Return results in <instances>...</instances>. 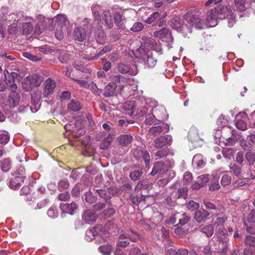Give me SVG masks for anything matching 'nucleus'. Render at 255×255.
I'll return each instance as SVG.
<instances>
[{
	"instance_id": "f257e3e1",
	"label": "nucleus",
	"mask_w": 255,
	"mask_h": 255,
	"mask_svg": "<svg viewBox=\"0 0 255 255\" xmlns=\"http://www.w3.org/2000/svg\"><path fill=\"white\" fill-rule=\"evenodd\" d=\"M203 18L202 14L198 12L195 14L187 13L184 15L183 19L178 17H174L171 20V26L173 29L182 33L183 36L187 37L189 34L191 33L193 27L197 29L214 27L217 24L219 19L214 8L207 12L206 23Z\"/></svg>"
},
{
	"instance_id": "f03ea898",
	"label": "nucleus",
	"mask_w": 255,
	"mask_h": 255,
	"mask_svg": "<svg viewBox=\"0 0 255 255\" xmlns=\"http://www.w3.org/2000/svg\"><path fill=\"white\" fill-rule=\"evenodd\" d=\"M216 10L219 19L227 18L229 27H232L236 23V14L234 8L230 5L224 6L219 5L214 8Z\"/></svg>"
},
{
	"instance_id": "7ed1b4c3",
	"label": "nucleus",
	"mask_w": 255,
	"mask_h": 255,
	"mask_svg": "<svg viewBox=\"0 0 255 255\" xmlns=\"http://www.w3.org/2000/svg\"><path fill=\"white\" fill-rule=\"evenodd\" d=\"M172 141V137L170 135L160 136L153 141V145L156 148H161L165 146L170 145Z\"/></svg>"
},
{
	"instance_id": "20e7f679",
	"label": "nucleus",
	"mask_w": 255,
	"mask_h": 255,
	"mask_svg": "<svg viewBox=\"0 0 255 255\" xmlns=\"http://www.w3.org/2000/svg\"><path fill=\"white\" fill-rule=\"evenodd\" d=\"M56 86L55 80L51 78H48L44 83L43 96L45 97H48L52 95Z\"/></svg>"
},
{
	"instance_id": "39448f33",
	"label": "nucleus",
	"mask_w": 255,
	"mask_h": 255,
	"mask_svg": "<svg viewBox=\"0 0 255 255\" xmlns=\"http://www.w3.org/2000/svg\"><path fill=\"white\" fill-rule=\"evenodd\" d=\"M132 154L137 160L143 158L146 167L149 164L150 157L149 153L146 150H142L139 148L134 149L132 150Z\"/></svg>"
},
{
	"instance_id": "423d86ee",
	"label": "nucleus",
	"mask_w": 255,
	"mask_h": 255,
	"mask_svg": "<svg viewBox=\"0 0 255 255\" xmlns=\"http://www.w3.org/2000/svg\"><path fill=\"white\" fill-rule=\"evenodd\" d=\"M129 240L132 242H135L136 238L131 237L128 234L123 233L121 234L119 237V241L117 243L118 247L125 248L129 244Z\"/></svg>"
},
{
	"instance_id": "0eeeda50",
	"label": "nucleus",
	"mask_w": 255,
	"mask_h": 255,
	"mask_svg": "<svg viewBox=\"0 0 255 255\" xmlns=\"http://www.w3.org/2000/svg\"><path fill=\"white\" fill-rule=\"evenodd\" d=\"M145 22L148 24H153V25H158L161 26L163 25L164 21L163 18L161 17L160 14L158 12H155L151 14Z\"/></svg>"
},
{
	"instance_id": "6e6552de",
	"label": "nucleus",
	"mask_w": 255,
	"mask_h": 255,
	"mask_svg": "<svg viewBox=\"0 0 255 255\" xmlns=\"http://www.w3.org/2000/svg\"><path fill=\"white\" fill-rule=\"evenodd\" d=\"M154 115L158 121H163L167 119L168 115L164 107L157 106L153 110Z\"/></svg>"
},
{
	"instance_id": "1a4fd4ad",
	"label": "nucleus",
	"mask_w": 255,
	"mask_h": 255,
	"mask_svg": "<svg viewBox=\"0 0 255 255\" xmlns=\"http://www.w3.org/2000/svg\"><path fill=\"white\" fill-rule=\"evenodd\" d=\"M15 90H11V91L8 96L9 106L12 108H15L19 104L20 96Z\"/></svg>"
},
{
	"instance_id": "9d476101",
	"label": "nucleus",
	"mask_w": 255,
	"mask_h": 255,
	"mask_svg": "<svg viewBox=\"0 0 255 255\" xmlns=\"http://www.w3.org/2000/svg\"><path fill=\"white\" fill-rule=\"evenodd\" d=\"M60 207L65 213L73 215L77 210L78 206L75 202H73L71 204L61 203Z\"/></svg>"
},
{
	"instance_id": "9b49d317",
	"label": "nucleus",
	"mask_w": 255,
	"mask_h": 255,
	"mask_svg": "<svg viewBox=\"0 0 255 255\" xmlns=\"http://www.w3.org/2000/svg\"><path fill=\"white\" fill-rule=\"evenodd\" d=\"M73 36L76 40L83 41L86 37V31L84 28L78 27L74 29Z\"/></svg>"
},
{
	"instance_id": "f8f14e48",
	"label": "nucleus",
	"mask_w": 255,
	"mask_h": 255,
	"mask_svg": "<svg viewBox=\"0 0 255 255\" xmlns=\"http://www.w3.org/2000/svg\"><path fill=\"white\" fill-rule=\"evenodd\" d=\"M117 69L118 71L122 74L134 75L137 73L136 70H133L128 64H125L123 63L119 64Z\"/></svg>"
},
{
	"instance_id": "ddd939ff",
	"label": "nucleus",
	"mask_w": 255,
	"mask_h": 255,
	"mask_svg": "<svg viewBox=\"0 0 255 255\" xmlns=\"http://www.w3.org/2000/svg\"><path fill=\"white\" fill-rule=\"evenodd\" d=\"M26 80L30 82L32 86L38 87L41 84L43 78L37 74H34L27 77Z\"/></svg>"
},
{
	"instance_id": "4468645a",
	"label": "nucleus",
	"mask_w": 255,
	"mask_h": 255,
	"mask_svg": "<svg viewBox=\"0 0 255 255\" xmlns=\"http://www.w3.org/2000/svg\"><path fill=\"white\" fill-rule=\"evenodd\" d=\"M25 177V176L22 175L12 178L9 183L10 188L14 189L18 188L23 182Z\"/></svg>"
},
{
	"instance_id": "2eb2a0df",
	"label": "nucleus",
	"mask_w": 255,
	"mask_h": 255,
	"mask_svg": "<svg viewBox=\"0 0 255 255\" xmlns=\"http://www.w3.org/2000/svg\"><path fill=\"white\" fill-rule=\"evenodd\" d=\"M210 213L204 209L196 211L194 215V219L198 223L205 222Z\"/></svg>"
},
{
	"instance_id": "dca6fc26",
	"label": "nucleus",
	"mask_w": 255,
	"mask_h": 255,
	"mask_svg": "<svg viewBox=\"0 0 255 255\" xmlns=\"http://www.w3.org/2000/svg\"><path fill=\"white\" fill-rule=\"evenodd\" d=\"M165 129H167L166 131H168V126L166 124H162L161 126L152 127L149 129V132L153 136H157Z\"/></svg>"
},
{
	"instance_id": "f3484780",
	"label": "nucleus",
	"mask_w": 255,
	"mask_h": 255,
	"mask_svg": "<svg viewBox=\"0 0 255 255\" xmlns=\"http://www.w3.org/2000/svg\"><path fill=\"white\" fill-rule=\"evenodd\" d=\"M97 192H98L100 197L103 198L106 201L110 200L111 196L115 193L113 189L112 188H109L108 191L103 189L97 190Z\"/></svg>"
},
{
	"instance_id": "a211bd4d",
	"label": "nucleus",
	"mask_w": 255,
	"mask_h": 255,
	"mask_svg": "<svg viewBox=\"0 0 255 255\" xmlns=\"http://www.w3.org/2000/svg\"><path fill=\"white\" fill-rule=\"evenodd\" d=\"M117 86L115 83H110L108 84L105 89L104 96L106 97L112 96L115 94Z\"/></svg>"
},
{
	"instance_id": "6ab92c4d",
	"label": "nucleus",
	"mask_w": 255,
	"mask_h": 255,
	"mask_svg": "<svg viewBox=\"0 0 255 255\" xmlns=\"http://www.w3.org/2000/svg\"><path fill=\"white\" fill-rule=\"evenodd\" d=\"M132 139L130 134H123L118 138V141L120 145L127 146L131 142Z\"/></svg>"
},
{
	"instance_id": "aec40b11",
	"label": "nucleus",
	"mask_w": 255,
	"mask_h": 255,
	"mask_svg": "<svg viewBox=\"0 0 255 255\" xmlns=\"http://www.w3.org/2000/svg\"><path fill=\"white\" fill-rule=\"evenodd\" d=\"M67 109L72 112H77L82 109V105L80 102L77 100H71L67 104Z\"/></svg>"
},
{
	"instance_id": "412c9836",
	"label": "nucleus",
	"mask_w": 255,
	"mask_h": 255,
	"mask_svg": "<svg viewBox=\"0 0 255 255\" xmlns=\"http://www.w3.org/2000/svg\"><path fill=\"white\" fill-rule=\"evenodd\" d=\"M164 164L162 161L156 162L154 163L150 174L152 176L158 173H163L165 171Z\"/></svg>"
},
{
	"instance_id": "4be33fe9",
	"label": "nucleus",
	"mask_w": 255,
	"mask_h": 255,
	"mask_svg": "<svg viewBox=\"0 0 255 255\" xmlns=\"http://www.w3.org/2000/svg\"><path fill=\"white\" fill-rule=\"evenodd\" d=\"M123 108L126 111V113L131 116L135 111V103L134 101H128L125 103L123 105Z\"/></svg>"
},
{
	"instance_id": "5701e85b",
	"label": "nucleus",
	"mask_w": 255,
	"mask_h": 255,
	"mask_svg": "<svg viewBox=\"0 0 255 255\" xmlns=\"http://www.w3.org/2000/svg\"><path fill=\"white\" fill-rule=\"evenodd\" d=\"M188 137L191 142L197 141L200 139L198 130L196 127H192L190 128L188 132Z\"/></svg>"
},
{
	"instance_id": "b1692460",
	"label": "nucleus",
	"mask_w": 255,
	"mask_h": 255,
	"mask_svg": "<svg viewBox=\"0 0 255 255\" xmlns=\"http://www.w3.org/2000/svg\"><path fill=\"white\" fill-rule=\"evenodd\" d=\"M83 219L87 223L94 222L97 219L96 215L91 210H87L85 212L83 215Z\"/></svg>"
},
{
	"instance_id": "393cba45",
	"label": "nucleus",
	"mask_w": 255,
	"mask_h": 255,
	"mask_svg": "<svg viewBox=\"0 0 255 255\" xmlns=\"http://www.w3.org/2000/svg\"><path fill=\"white\" fill-rule=\"evenodd\" d=\"M192 164L197 168H202L205 164L203 156L200 154L195 155L193 158Z\"/></svg>"
},
{
	"instance_id": "a878e982",
	"label": "nucleus",
	"mask_w": 255,
	"mask_h": 255,
	"mask_svg": "<svg viewBox=\"0 0 255 255\" xmlns=\"http://www.w3.org/2000/svg\"><path fill=\"white\" fill-rule=\"evenodd\" d=\"M153 35L157 38L163 39L168 36H170L171 33L168 28H163L159 30L154 31Z\"/></svg>"
},
{
	"instance_id": "bb28decb",
	"label": "nucleus",
	"mask_w": 255,
	"mask_h": 255,
	"mask_svg": "<svg viewBox=\"0 0 255 255\" xmlns=\"http://www.w3.org/2000/svg\"><path fill=\"white\" fill-rule=\"evenodd\" d=\"M55 21L57 28H64L66 24L67 19L65 15L58 14L56 17Z\"/></svg>"
},
{
	"instance_id": "cd10ccee",
	"label": "nucleus",
	"mask_w": 255,
	"mask_h": 255,
	"mask_svg": "<svg viewBox=\"0 0 255 255\" xmlns=\"http://www.w3.org/2000/svg\"><path fill=\"white\" fill-rule=\"evenodd\" d=\"M143 174L142 168L138 167L132 171L129 175L130 179L133 181H137L139 180Z\"/></svg>"
},
{
	"instance_id": "c85d7f7f",
	"label": "nucleus",
	"mask_w": 255,
	"mask_h": 255,
	"mask_svg": "<svg viewBox=\"0 0 255 255\" xmlns=\"http://www.w3.org/2000/svg\"><path fill=\"white\" fill-rule=\"evenodd\" d=\"M156 60L153 58L152 53H148L146 58L144 59L145 64L148 67H154L156 63Z\"/></svg>"
},
{
	"instance_id": "c756f323",
	"label": "nucleus",
	"mask_w": 255,
	"mask_h": 255,
	"mask_svg": "<svg viewBox=\"0 0 255 255\" xmlns=\"http://www.w3.org/2000/svg\"><path fill=\"white\" fill-rule=\"evenodd\" d=\"M103 18L108 28L110 29L113 26V21L112 20L111 13L109 11H104L103 15Z\"/></svg>"
},
{
	"instance_id": "7c9ffc66",
	"label": "nucleus",
	"mask_w": 255,
	"mask_h": 255,
	"mask_svg": "<svg viewBox=\"0 0 255 255\" xmlns=\"http://www.w3.org/2000/svg\"><path fill=\"white\" fill-rule=\"evenodd\" d=\"M1 170L4 172H7L11 168V162L9 158L2 159L0 162Z\"/></svg>"
},
{
	"instance_id": "2f4dec72",
	"label": "nucleus",
	"mask_w": 255,
	"mask_h": 255,
	"mask_svg": "<svg viewBox=\"0 0 255 255\" xmlns=\"http://www.w3.org/2000/svg\"><path fill=\"white\" fill-rule=\"evenodd\" d=\"M95 37L97 41L100 44H103L105 41V34L103 29H99L96 32Z\"/></svg>"
},
{
	"instance_id": "473e14b6",
	"label": "nucleus",
	"mask_w": 255,
	"mask_h": 255,
	"mask_svg": "<svg viewBox=\"0 0 255 255\" xmlns=\"http://www.w3.org/2000/svg\"><path fill=\"white\" fill-rule=\"evenodd\" d=\"M4 74L5 76L4 81L7 86L9 87L10 90H16L17 87L16 84L15 83V81L11 79H9L8 77V75H7V74L5 71L4 72Z\"/></svg>"
},
{
	"instance_id": "72a5a7b5",
	"label": "nucleus",
	"mask_w": 255,
	"mask_h": 255,
	"mask_svg": "<svg viewBox=\"0 0 255 255\" xmlns=\"http://www.w3.org/2000/svg\"><path fill=\"white\" fill-rule=\"evenodd\" d=\"M115 22L118 27L121 29H124L125 26L123 21L122 15L119 13H116L114 15Z\"/></svg>"
},
{
	"instance_id": "f704fd0d",
	"label": "nucleus",
	"mask_w": 255,
	"mask_h": 255,
	"mask_svg": "<svg viewBox=\"0 0 255 255\" xmlns=\"http://www.w3.org/2000/svg\"><path fill=\"white\" fill-rule=\"evenodd\" d=\"M21 28L23 34L26 35L30 34L33 29L32 24L30 22L23 23Z\"/></svg>"
},
{
	"instance_id": "c9c22d12",
	"label": "nucleus",
	"mask_w": 255,
	"mask_h": 255,
	"mask_svg": "<svg viewBox=\"0 0 255 255\" xmlns=\"http://www.w3.org/2000/svg\"><path fill=\"white\" fill-rule=\"evenodd\" d=\"M214 231V227L211 225L204 226L201 229V231L205 234L207 237H211L213 235Z\"/></svg>"
},
{
	"instance_id": "e433bc0d",
	"label": "nucleus",
	"mask_w": 255,
	"mask_h": 255,
	"mask_svg": "<svg viewBox=\"0 0 255 255\" xmlns=\"http://www.w3.org/2000/svg\"><path fill=\"white\" fill-rule=\"evenodd\" d=\"M245 157L249 164L252 165L255 161V152L249 151L246 154Z\"/></svg>"
},
{
	"instance_id": "4c0bfd02",
	"label": "nucleus",
	"mask_w": 255,
	"mask_h": 255,
	"mask_svg": "<svg viewBox=\"0 0 255 255\" xmlns=\"http://www.w3.org/2000/svg\"><path fill=\"white\" fill-rule=\"evenodd\" d=\"M100 252L104 255H109L112 251V247L110 245H104L99 248Z\"/></svg>"
},
{
	"instance_id": "58836bf2",
	"label": "nucleus",
	"mask_w": 255,
	"mask_h": 255,
	"mask_svg": "<svg viewBox=\"0 0 255 255\" xmlns=\"http://www.w3.org/2000/svg\"><path fill=\"white\" fill-rule=\"evenodd\" d=\"M84 199L87 202L90 204L93 203L96 200V197L92 194L90 191L86 192L84 193Z\"/></svg>"
},
{
	"instance_id": "ea45409f",
	"label": "nucleus",
	"mask_w": 255,
	"mask_h": 255,
	"mask_svg": "<svg viewBox=\"0 0 255 255\" xmlns=\"http://www.w3.org/2000/svg\"><path fill=\"white\" fill-rule=\"evenodd\" d=\"M10 135L6 131L0 132V144H6L9 140Z\"/></svg>"
},
{
	"instance_id": "a19ab883",
	"label": "nucleus",
	"mask_w": 255,
	"mask_h": 255,
	"mask_svg": "<svg viewBox=\"0 0 255 255\" xmlns=\"http://www.w3.org/2000/svg\"><path fill=\"white\" fill-rule=\"evenodd\" d=\"M230 169L233 174L236 176H240L242 172L241 168L235 163L231 164Z\"/></svg>"
},
{
	"instance_id": "79ce46f5",
	"label": "nucleus",
	"mask_w": 255,
	"mask_h": 255,
	"mask_svg": "<svg viewBox=\"0 0 255 255\" xmlns=\"http://www.w3.org/2000/svg\"><path fill=\"white\" fill-rule=\"evenodd\" d=\"M180 216L178 218V224L181 226H183L187 223L190 219V217L185 213L180 214Z\"/></svg>"
},
{
	"instance_id": "37998d69",
	"label": "nucleus",
	"mask_w": 255,
	"mask_h": 255,
	"mask_svg": "<svg viewBox=\"0 0 255 255\" xmlns=\"http://www.w3.org/2000/svg\"><path fill=\"white\" fill-rule=\"evenodd\" d=\"M88 89H89L95 95H99L102 92V90L99 89L96 84L93 82L89 84Z\"/></svg>"
},
{
	"instance_id": "c03bdc74",
	"label": "nucleus",
	"mask_w": 255,
	"mask_h": 255,
	"mask_svg": "<svg viewBox=\"0 0 255 255\" xmlns=\"http://www.w3.org/2000/svg\"><path fill=\"white\" fill-rule=\"evenodd\" d=\"M234 2L238 9L241 11H245L246 10V0H234Z\"/></svg>"
},
{
	"instance_id": "a18cd8bd",
	"label": "nucleus",
	"mask_w": 255,
	"mask_h": 255,
	"mask_svg": "<svg viewBox=\"0 0 255 255\" xmlns=\"http://www.w3.org/2000/svg\"><path fill=\"white\" fill-rule=\"evenodd\" d=\"M250 181V179L248 178H240L235 182L234 186L235 187L242 186L248 183Z\"/></svg>"
},
{
	"instance_id": "49530a36",
	"label": "nucleus",
	"mask_w": 255,
	"mask_h": 255,
	"mask_svg": "<svg viewBox=\"0 0 255 255\" xmlns=\"http://www.w3.org/2000/svg\"><path fill=\"white\" fill-rule=\"evenodd\" d=\"M188 190L187 188H181L177 191V196L176 198H183L185 199L187 197Z\"/></svg>"
},
{
	"instance_id": "de8ad7c7",
	"label": "nucleus",
	"mask_w": 255,
	"mask_h": 255,
	"mask_svg": "<svg viewBox=\"0 0 255 255\" xmlns=\"http://www.w3.org/2000/svg\"><path fill=\"white\" fill-rule=\"evenodd\" d=\"M186 207L188 210L194 211L199 208V204L194 201L191 200L187 204Z\"/></svg>"
},
{
	"instance_id": "09e8293b",
	"label": "nucleus",
	"mask_w": 255,
	"mask_h": 255,
	"mask_svg": "<svg viewBox=\"0 0 255 255\" xmlns=\"http://www.w3.org/2000/svg\"><path fill=\"white\" fill-rule=\"evenodd\" d=\"M198 251L202 253L204 255H212L210 247L209 246L199 247L198 248Z\"/></svg>"
},
{
	"instance_id": "8fccbe9b",
	"label": "nucleus",
	"mask_w": 255,
	"mask_h": 255,
	"mask_svg": "<svg viewBox=\"0 0 255 255\" xmlns=\"http://www.w3.org/2000/svg\"><path fill=\"white\" fill-rule=\"evenodd\" d=\"M197 181L200 182L203 186L207 184L209 181L208 174H203L199 176L197 178Z\"/></svg>"
},
{
	"instance_id": "3c124183",
	"label": "nucleus",
	"mask_w": 255,
	"mask_h": 255,
	"mask_svg": "<svg viewBox=\"0 0 255 255\" xmlns=\"http://www.w3.org/2000/svg\"><path fill=\"white\" fill-rule=\"evenodd\" d=\"M245 243L248 246H255V237L251 236H246Z\"/></svg>"
},
{
	"instance_id": "603ef678",
	"label": "nucleus",
	"mask_w": 255,
	"mask_h": 255,
	"mask_svg": "<svg viewBox=\"0 0 255 255\" xmlns=\"http://www.w3.org/2000/svg\"><path fill=\"white\" fill-rule=\"evenodd\" d=\"M93 15L94 17V22L96 24L98 25L100 27H101V25L102 24V22L101 21V16L99 12L93 10Z\"/></svg>"
},
{
	"instance_id": "864d4df0",
	"label": "nucleus",
	"mask_w": 255,
	"mask_h": 255,
	"mask_svg": "<svg viewBox=\"0 0 255 255\" xmlns=\"http://www.w3.org/2000/svg\"><path fill=\"white\" fill-rule=\"evenodd\" d=\"M236 127L242 130H245L247 128L246 123L243 120H237L236 123Z\"/></svg>"
},
{
	"instance_id": "5fc2aeb1",
	"label": "nucleus",
	"mask_w": 255,
	"mask_h": 255,
	"mask_svg": "<svg viewBox=\"0 0 255 255\" xmlns=\"http://www.w3.org/2000/svg\"><path fill=\"white\" fill-rule=\"evenodd\" d=\"M155 120H157V118L152 112L151 114H149L146 116L145 123L146 124H153Z\"/></svg>"
},
{
	"instance_id": "6e6d98bb",
	"label": "nucleus",
	"mask_w": 255,
	"mask_h": 255,
	"mask_svg": "<svg viewBox=\"0 0 255 255\" xmlns=\"http://www.w3.org/2000/svg\"><path fill=\"white\" fill-rule=\"evenodd\" d=\"M48 216L52 219L58 217V212L54 207L50 208L47 211Z\"/></svg>"
},
{
	"instance_id": "4d7b16f0",
	"label": "nucleus",
	"mask_w": 255,
	"mask_h": 255,
	"mask_svg": "<svg viewBox=\"0 0 255 255\" xmlns=\"http://www.w3.org/2000/svg\"><path fill=\"white\" fill-rule=\"evenodd\" d=\"M143 28V25L141 22H135L132 27L130 28L131 30L134 32L139 31L142 30Z\"/></svg>"
},
{
	"instance_id": "13d9d810",
	"label": "nucleus",
	"mask_w": 255,
	"mask_h": 255,
	"mask_svg": "<svg viewBox=\"0 0 255 255\" xmlns=\"http://www.w3.org/2000/svg\"><path fill=\"white\" fill-rule=\"evenodd\" d=\"M221 182L223 186L228 185L231 182V177L228 175H224L222 177Z\"/></svg>"
},
{
	"instance_id": "bf43d9fd",
	"label": "nucleus",
	"mask_w": 255,
	"mask_h": 255,
	"mask_svg": "<svg viewBox=\"0 0 255 255\" xmlns=\"http://www.w3.org/2000/svg\"><path fill=\"white\" fill-rule=\"evenodd\" d=\"M69 185V183L67 180H62L59 182L58 189L59 190H62L67 189Z\"/></svg>"
},
{
	"instance_id": "052dcab7",
	"label": "nucleus",
	"mask_w": 255,
	"mask_h": 255,
	"mask_svg": "<svg viewBox=\"0 0 255 255\" xmlns=\"http://www.w3.org/2000/svg\"><path fill=\"white\" fill-rule=\"evenodd\" d=\"M58 58L62 63H66L69 59V56L66 53L63 52L60 53Z\"/></svg>"
},
{
	"instance_id": "680f3d73",
	"label": "nucleus",
	"mask_w": 255,
	"mask_h": 255,
	"mask_svg": "<svg viewBox=\"0 0 255 255\" xmlns=\"http://www.w3.org/2000/svg\"><path fill=\"white\" fill-rule=\"evenodd\" d=\"M112 80L113 81L112 83H121V81H124L125 79L124 76H122L120 75H113L111 77Z\"/></svg>"
},
{
	"instance_id": "e2e57ef3",
	"label": "nucleus",
	"mask_w": 255,
	"mask_h": 255,
	"mask_svg": "<svg viewBox=\"0 0 255 255\" xmlns=\"http://www.w3.org/2000/svg\"><path fill=\"white\" fill-rule=\"evenodd\" d=\"M244 154L243 152H238L236 154V161L239 164L242 165L244 161Z\"/></svg>"
},
{
	"instance_id": "0e129e2a",
	"label": "nucleus",
	"mask_w": 255,
	"mask_h": 255,
	"mask_svg": "<svg viewBox=\"0 0 255 255\" xmlns=\"http://www.w3.org/2000/svg\"><path fill=\"white\" fill-rule=\"evenodd\" d=\"M247 221L250 223H255V210H252L247 216Z\"/></svg>"
},
{
	"instance_id": "69168bd1",
	"label": "nucleus",
	"mask_w": 255,
	"mask_h": 255,
	"mask_svg": "<svg viewBox=\"0 0 255 255\" xmlns=\"http://www.w3.org/2000/svg\"><path fill=\"white\" fill-rule=\"evenodd\" d=\"M63 28H57L56 27V30L55 32V36L58 40H61L64 37L63 34Z\"/></svg>"
},
{
	"instance_id": "338daca9",
	"label": "nucleus",
	"mask_w": 255,
	"mask_h": 255,
	"mask_svg": "<svg viewBox=\"0 0 255 255\" xmlns=\"http://www.w3.org/2000/svg\"><path fill=\"white\" fill-rule=\"evenodd\" d=\"M167 155V151L166 149H162L157 151L155 153V156L158 158H162Z\"/></svg>"
},
{
	"instance_id": "774afa93",
	"label": "nucleus",
	"mask_w": 255,
	"mask_h": 255,
	"mask_svg": "<svg viewBox=\"0 0 255 255\" xmlns=\"http://www.w3.org/2000/svg\"><path fill=\"white\" fill-rule=\"evenodd\" d=\"M29 107L27 104H22V102H21L18 109V112L19 113H23L27 111Z\"/></svg>"
}]
</instances>
